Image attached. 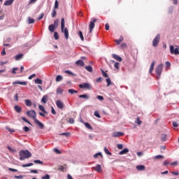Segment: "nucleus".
<instances>
[{
	"label": "nucleus",
	"mask_w": 179,
	"mask_h": 179,
	"mask_svg": "<svg viewBox=\"0 0 179 179\" xmlns=\"http://www.w3.org/2000/svg\"><path fill=\"white\" fill-rule=\"evenodd\" d=\"M129 152V150L128 148H124L122 151L119 152V155H127Z\"/></svg>",
	"instance_id": "aec40b11"
},
{
	"label": "nucleus",
	"mask_w": 179,
	"mask_h": 179,
	"mask_svg": "<svg viewBox=\"0 0 179 179\" xmlns=\"http://www.w3.org/2000/svg\"><path fill=\"white\" fill-rule=\"evenodd\" d=\"M96 99H98V100H99L100 101H103V100H104V97H103V96L101 95H98L96 96Z\"/></svg>",
	"instance_id": "8fccbe9b"
},
{
	"label": "nucleus",
	"mask_w": 179,
	"mask_h": 179,
	"mask_svg": "<svg viewBox=\"0 0 179 179\" xmlns=\"http://www.w3.org/2000/svg\"><path fill=\"white\" fill-rule=\"evenodd\" d=\"M114 68H115V69H120V63L115 62L114 64Z\"/></svg>",
	"instance_id": "09e8293b"
},
{
	"label": "nucleus",
	"mask_w": 179,
	"mask_h": 179,
	"mask_svg": "<svg viewBox=\"0 0 179 179\" xmlns=\"http://www.w3.org/2000/svg\"><path fill=\"white\" fill-rule=\"evenodd\" d=\"M59 170H60V171H64V170H65V167H64L62 165H60L59 166Z\"/></svg>",
	"instance_id": "e2e57ef3"
},
{
	"label": "nucleus",
	"mask_w": 179,
	"mask_h": 179,
	"mask_svg": "<svg viewBox=\"0 0 179 179\" xmlns=\"http://www.w3.org/2000/svg\"><path fill=\"white\" fill-rule=\"evenodd\" d=\"M56 15H57V10H55V8H54L52 10V17H55Z\"/></svg>",
	"instance_id": "603ef678"
},
{
	"label": "nucleus",
	"mask_w": 179,
	"mask_h": 179,
	"mask_svg": "<svg viewBox=\"0 0 179 179\" xmlns=\"http://www.w3.org/2000/svg\"><path fill=\"white\" fill-rule=\"evenodd\" d=\"M58 6H59V3H58V1L56 0L55 2V9H58Z\"/></svg>",
	"instance_id": "13d9d810"
},
{
	"label": "nucleus",
	"mask_w": 179,
	"mask_h": 179,
	"mask_svg": "<svg viewBox=\"0 0 179 179\" xmlns=\"http://www.w3.org/2000/svg\"><path fill=\"white\" fill-rule=\"evenodd\" d=\"M34 83L36 85H43V80L40 79V78H36L34 81Z\"/></svg>",
	"instance_id": "bb28decb"
},
{
	"label": "nucleus",
	"mask_w": 179,
	"mask_h": 179,
	"mask_svg": "<svg viewBox=\"0 0 179 179\" xmlns=\"http://www.w3.org/2000/svg\"><path fill=\"white\" fill-rule=\"evenodd\" d=\"M9 171H13L14 173H17V169H12V168H8Z\"/></svg>",
	"instance_id": "bf43d9fd"
},
{
	"label": "nucleus",
	"mask_w": 179,
	"mask_h": 179,
	"mask_svg": "<svg viewBox=\"0 0 179 179\" xmlns=\"http://www.w3.org/2000/svg\"><path fill=\"white\" fill-rule=\"evenodd\" d=\"M172 125L175 128H178V123H177L176 122H173Z\"/></svg>",
	"instance_id": "4d7b16f0"
},
{
	"label": "nucleus",
	"mask_w": 179,
	"mask_h": 179,
	"mask_svg": "<svg viewBox=\"0 0 179 179\" xmlns=\"http://www.w3.org/2000/svg\"><path fill=\"white\" fill-rule=\"evenodd\" d=\"M54 38H55V40H58V38H59V36L58 35V32H55L54 33Z\"/></svg>",
	"instance_id": "49530a36"
},
{
	"label": "nucleus",
	"mask_w": 179,
	"mask_h": 179,
	"mask_svg": "<svg viewBox=\"0 0 179 179\" xmlns=\"http://www.w3.org/2000/svg\"><path fill=\"white\" fill-rule=\"evenodd\" d=\"M171 54H174L175 55H179L178 48H175L173 45H170Z\"/></svg>",
	"instance_id": "6e6552de"
},
{
	"label": "nucleus",
	"mask_w": 179,
	"mask_h": 179,
	"mask_svg": "<svg viewBox=\"0 0 179 179\" xmlns=\"http://www.w3.org/2000/svg\"><path fill=\"white\" fill-rule=\"evenodd\" d=\"M23 130L24 131V132H29L30 131V129L27 126H25L23 127Z\"/></svg>",
	"instance_id": "864d4df0"
},
{
	"label": "nucleus",
	"mask_w": 179,
	"mask_h": 179,
	"mask_svg": "<svg viewBox=\"0 0 179 179\" xmlns=\"http://www.w3.org/2000/svg\"><path fill=\"white\" fill-rule=\"evenodd\" d=\"M99 156H101V157H103V155L101 154V152H98V153L94 155V159H97V157H99Z\"/></svg>",
	"instance_id": "c03bdc74"
},
{
	"label": "nucleus",
	"mask_w": 179,
	"mask_h": 179,
	"mask_svg": "<svg viewBox=\"0 0 179 179\" xmlns=\"http://www.w3.org/2000/svg\"><path fill=\"white\" fill-rule=\"evenodd\" d=\"M85 69H86V71H87L88 72H93V67H92V66H90V65L86 66H85Z\"/></svg>",
	"instance_id": "72a5a7b5"
},
{
	"label": "nucleus",
	"mask_w": 179,
	"mask_h": 179,
	"mask_svg": "<svg viewBox=\"0 0 179 179\" xmlns=\"http://www.w3.org/2000/svg\"><path fill=\"white\" fill-rule=\"evenodd\" d=\"M56 106L58 108H60V110H62L64 108V103L61 101L60 100H57L56 101Z\"/></svg>",
	"instance_id": "9b49d317"
},
{
	"label": "nucleus",
	"mask_w": 179,
	"mask_h": 179,
	"mask_svg": "<svg viewBox=\"0 0 179 179\" xmlns=\"http://www.w3.org/2000/svg\"><path fill=\"white\" fill-rule=\"evenodd\" d=\"M13 85H22L23 86H27V81H15L13 83Z\"/></svg>",
	"instance_id": "4468645a"
},
{
	"label": "nucleus",
	"mask_w": 179,
	"mask_h": 179,
	"mask_svg": "<svg viewBox=\"0 0 179 179\" xmlns=\"http://www.w3.org/2000/svg\"><path fill=\"white\" fill-rule=\"evenodd\" d=\"M55 29H56L55 25H54L52 24L49 25V27H48V29L50 33H54V31H55Z\"/></svg>",
	"instance_id": "2eb2a0df"
},
{
	"label": "nucleus",
	"mask_w": 179,
	"mask_h": 179,
	"mask_svg": "<svg viewBox=\"0 0 179 179\" xmlns=\"http://www.w3.org/2000/svg\"><path fill=\"white\" fill-rule=\"evenodd\" d=\"M161 141L162 142H166V141H167V134H162L161 135Z\"/></svg>",
	"instance_id": "4be33fe9"
},
{
	"label": "nucleus",
	"mask_w": 179,
	"mask_h": 179,
	"mask_svg": "<svg viewBox=\"0 0 179 179\" xmlns=\"http://www.w3.org/2000/svg\"><path fill=\"white\" fill-rule=\"evenodd\" d=\"M80 89H88L90 90L92 89V85L87 83H85L83 84H80L79 85Z\"/></svg>",
	"instance_id": "423d86ee"
},
{
	"label": "nucleus",
	"mask_w": 179,
	"mask_h": 179,
	"mask_svg": "<svg viewBox=\"0 0 179 179\" xmlns=\"http://www.w3.org/2000/svg\"><path fill=\"white\" fill-rule=\"evenodd\" d=\"M117 149L121 150L122 148H124V145H122V144H117Z\"/></svg>",
	"instance_id": "052dcab7"
},
{
	"label": "nucleus",
	"mask_w": 179,
	"mask_h": 179,
	"mask_svg": "<svg viewBox=\"0 0 179 179\" xmlns=\"http://www.w3.org/2000/svg\"><path fill=\"white\" fill-rule=\"evenodd\" d=\"M34 163H35L36 164H43V162H41L40 159L34 160Z\"/></svg>",
	"instance_id": "a18cd8bd"
},
{
	"label": "nucleus",
	"mask_w": 179,
	"mask_h": 179,
	"mask_svg": "<svg viewBox=\"0 0 179 179\" xmlns=\"http://www.w3.org/2000/svg\"><path fill=\"white\" fill-rule=\"evenodd\" d=\"M38 108H39V110H41V111L43 114H48L47 111H46L45 109L44 108V106H43L42 105H39V106H38Z\"/></svg>",
	"instance_id": "5701e85b"
},
{
	"label": "nucleus",
	"mask_w": 179,
	"mask_h": 179,
	"mask_svg": "<svg viewBox=\"0 0 179 179\" xmlns=\"http://www.w3.org/2000/svg\"><path fill=\"white\" fill-rule=\"evenodd\" d=\"M103 150H104V152H105V153H106V155H108V156H111V155H113V154L108 150V148H107V147H105V148H103Z\"/></svg>",
	"instance_id": "f704fd0d"
},
{
	"label": "nucleus",
	"mask_w": 179,
	"mask_h": 179,
	"mask_svg": "<svg viewBox=\"0 0 179 179\" xmlns=\"http://www.w3.org/2000/svg\"><path fill=\"white\" fill-rule=\"evenodd\" d=\"M163 155H156L155 157V159H163Z\"/></svg>",
	"instance_id": "338daca9"
},
{
	"label": "nucleus",
	"mask_w": 179,
	"mask_h": 179,
	"mask_svg": "<svg viewBox=\"0 0 179 179\" xmlns=\"http://www.w3.org/2000/svg\"><path fill=\"white\" fill-rule=\"evenodd\" d=\"M61 29L62 33H64L65 38L68 40L69 38V31H68V28H65V19L62 18L61 20Z\"/></svg>",
	"instance_id": "f257e3e1"
},
{
	"label": "nucleus",
	"mask_w": 179,
	"mask_h": 179,
	"mask_svg": "<svg viewBox=\"0 0 179 179\" xmlns=\"http://www.w3.org/2000/svg\"><path fill=\"white\" fill-rule=\"evenodd\" d=\"M16 71H19V68L17 67L13 68L12 71V73H13L14 75L16 74Z\"/></svg>",
	"instance_id": "5fc2aeb1"
},
{
	"label": "nucleus",
	"mask_w": 179,
	"mask_h": 179,
	"mask_svg": "<svg viewBox=\"0 0 179 179\" xmlns=\"http://www.w3.org/2000/svg\"><path fill=\"white\" fill-rule=\"evenodd\" d=\"M15 178L17 179H23V176L20 175V176H15Z\"/></svg>",
	"instance_id": "69168bd1"
},
{
	"label": "nucleus",
	"mask_w": 179,
	"mask_h": 179,
	"mask_svg": "<svg viewBox=\"0 0 179 179\" xmlns=\"http://www.w3.org/2000/svg\"><path fill=\"white\" fill-rule=\"evenodd\" d=\"M59 23V20H55L54 22L53 26H55V27L57 29V27H58Z\"/></svg>",
	"instance_id": "a19ab883"
},
{
	"label": "nucleus",
	"mask_w": 179,
	"mask_h": 179,
	"mask_svg": "<svg viewBox=\"0 0 179 179\" xmlns=\"http://www.w3.org/2000/svg\"><path fill=\"white\" fill-rule=\"evenodd\" d=\"M96 22H97V20H96V18H94L92 21L90 22V33H92V31L94 29V23H96Z\"/></svg>",
	"instance_id": "1a4fd4ad"
},
{
	"label": "nucleus",
	"mask_w": 179,
	"mask_h": 179,
	"mask_svg": "<svg viewBox=\"0 0 179 179\" xmlns=\"http://www.w3.org/2000/svg\"><path fill=\"white\" fill-rule=\"evenodd\" d=\"M48 100V95H44L41 99L42 103H44L45 104V103H47Z\"/></svg>",
	"instance_id": "393cba45"
},
{
	"label": "nucleus",
	"mask_w": 179,
	"mask_h": 179,
	"mask_svg": "<svg viewBox=\"0 0 179 179\" xmlns=\"http://www.w3.org/2000/svg\"><path fill=\"white\" fill-rule=\"evenodd\" d=\"M15 0H7L5 1L4 5L5 6H10L13 3Z\"/></svg>",
	"instance_id": "a211bd4d"
},
{
	"label": "nucleus",
	"mask_w": 179,
	"mask_h": 179,
	"mask_svg": "<svg viewBox=\"0 0 179 179\" xmlns=\"http://www.w3.org/2000/svg\"><path fill=\"white\" fill-rule=\"evenodd\" d=\"M78 66H85V62L83 60H78L76 62Z\"/></svg>",
	"instance_id": "dca6fc26"
},
{
	"label": "nucleus",
	"mask_w": 179,
	"mask_h": 179,
	"mask_svg": "<svg viewBox=\"0 0 179 179\" xmlns=\"http://www.w3.org/2000/svg\"><path fill=\"white\" fill-rule=\"evenodd\" d=\"M162 72H163V64H159L155 69V73L157 75V79H160V76L162 75Z\"/></svg>",
	"instance_id": "7ed1b4c3"
},
{
	"label": "nucleus",
	"mask_w": 179,
	"mask_h": 179,
	"mask_svg": "<svg viewBox=\"0 0 179 179\" xmlns=\"http://www.w3.org/2000/svg\"><path fill=\"white\" fill-rule=\"evenodd\" d=\"M31 166H33V163H29V164H23L22 167H30Z\"/></svg>",
	"instance_id": "3c124183"
},
{
	"label": "nucleus",
	"mask_w": 179,
	"mask_h": 179,
	"mask_svg": "<svg viewBox=\"0 0 179 179\" xmlns=\"http://www.w3.org/2000/svg\"><path fill=\"white\" fill-rule=\"evenodd\" d=\"M69 124H73L75 122V120H73V118H70L69 120Z\"/></svg>",
	"instance_id": "0e129e2a"
},
{
	"label": "nucleus",
	"mask_w": 179,
	"mask_h": 179,
	"mask_svg": "<svg viewBox=\"0 0 179 179\" xmlns=\"http://www.w3.org/2000/svg\"><path fill=\"white\" fill-rule=\"evenodd\" d=\"M69 93H70V94H73L74 93H78L77 90H75L73 89H69L68 90Z\"/></svg>",
	"instance_id": "4c0bfd02"
},
{
	"label": "nucleus",
	"mask_w": 179,
	"mask_h": 179,
	"mask_svg": "<svg viewBox=\"0 0 179 179\" xmlns=\"http://www.w3.org/2000/svg\"><path fill=\"white\" fill-rule=\"evenodd\" d=\"M113 138H121V136H124V132L121 131H114L112 134Z\"/></svg>",
	"instance_id": "0eeeda50"
},
{
	"label": "nucleus",
	"mask_w": 179,
	"mask_h": 179,
	"mask_svg": "<svg viewBox=\"0 0 179 179\" xmlns=\"http://www.w3.org/2000/svg\"><path fill=\"white\" fill-rule=\"evenodd\" d=\"M14 110L16 111V113H21L22 112V108L17 105L14 106Z\"/></svg>",
	"instance_id": "412c9836"
},
{
	"label": "nucleus",
	"mask_w": 179,
	"mask_h": 179,
	"mask_svg": "<svg viewBox=\"0 0 179 179\" xmlns=\"http://www.w3.org/2000/svg\"><path fill=\"white\" fill-rule=\"evenodd\" d=\"M124 41V37L122 36H121L119 39L115 41V43L118 45L121 44L122 41Z\"/></svg>",
	"instance_id": "a878e982"
},
{
	"label": "nucleus",
	"mask_w": 179,
	"mask_h": 179,
	"mask_svg": "<svg viewBox=\"0 0 179 179\" xmlns=\"http://www.w3.org/2000/svg\"><path fill=\"white\" fill-rule=\"evenodd\" d=\"M101 71L103 78H108V74H107V73H106L104 70L101 69Z\"/></svg>",
	"instance_id": "79ce46f5"
},
{
	"label": "nucleus",
	"mask_w": 179,
	"mask_h": 179,
	"mask_svg": "<svg viewBox=\"0 0 179 179\" xmlns=\"http://www.w3.org/2000/svg\"><path fill=\"white\" fill-rule=\"evenodd\" d=\"M113 58H114V59H115L116 61H119V62H121V61H122V58L120 56H118V55L116 54H113L112 55Z\"/></svg>",
	"instance_id": "ddd939ff"
},
{
	"label": "nucleus",
	"mask_w": 179,
	"mask_h": 179,
	"mask_svg": "<svg viewBox=\"0 0 179 179\" xmlns=\"http://www.w3.org/2000/svg\"><path fill=\"white\" fill-rule=\"evenodd\" d=\"M106 82L108 83L106 85L107 87H108V86L113 84V83H111V80L110 79V78H106Z\"/></svg>",
	"instance_id": "58836bf2"
},
{
	"label": "nucleus",
	"mask_w": 179,
	"mask_h": 179,
	"mask_svg": "<svg viewBox=\"0 0 179 179\" xmlns=\"http://www.w3.org/2000/svg\"><path fill=\"white\" fill-rule=\"evenodd\" d=\"M81 122H83V124H84V125L85 126L86 128H87V129H93V127H92V125H90V124L89 122H83V121L81 120Z\"/></svg>",
	"instance_id": "f3484780"
},
{
	"label": "nucleus",
	"mask_w": 179,
	"mask_h": 179,
	"mask_svg": "<svg viewBox=\"0 0 179 179\" xmlns=\"http://www.w3.org/2000/svg\"><path fill=\"white\" fill-rule=\"evenodd\" d=\"M136 169L139 171H143V170H145V166H143V165H138V166H136Z\"/></svg>",
	"instance_id": "7c9ffc66"
},
{
	"label": "nucleus",
	"mask_w": 179,
	"mask_h": 179,
	"mask_svg": "<svg viewBox=\"0 0 179 179\" xmlns=\"http://www.w3.org/2000/svg\"><path fill=\"white\" fill-rule=\"evenodd\" d=\"M27 115L29 118H33L34 121H36L37 120V114L36 113V111L34 110H30L27 112Z\"/></svg>",
	"instance_id": "20e7f679"
},
{
	"label": "nucleus",
	"mask_w": 179,
	"mask_h": 179,
	"mask_svg": "<svg viewBox=\"0 0 179 179\" xmlns=\"http://www.w3.org/2000/svg\"><path fill=\"white\" fill-rule=\"evenodd\" d=\"M33 23H34V19H33V18L29 17H28V24H33Z\"/></svg>",
	"instance_id": "e433bc0d"
},
{
	"label": "nucleus",
	"mask_w": 179,
	"mask_h": 179,
	"mask_svg": "<svg viewBox=\"0 0 179 179\" xmlns=\"http://www.w3.org/2000/svg\"><path fill=\"white\" fill-rule=\"evenodd\" d=\"M78 36L80 38V39L82 40V41H83L85 40V38L83 37V34L82 33L81 31H78Z\"/></svg>",
	"instance_id": "c9c22d12"
},
{
	"label": "nucleus",
	"mask_w": 179,
	"mask_h": 179,
	"mask_svg": "<svg viewBox=\"0 0 179 179\" xmlns=\"http://www.w3.org/2000/svg\"><path fill=\"white\" fill-rule=\"evenodd\" d=\"M54 152H55V153H57V155H61V151H59V150H58L57 148H55Z\"/></svg>",
	"instance_id": "680f3d73"
},
{
	"label": "nucleus",
	"mask_w": 179,
	"mask_h": 179,
	"mask_svg": "<svg viewBox=\"0 0 179 179\" xmlns=\"http://www.w3.org/2000/svg\"><path fill=\"white\" fill-rule=\"evenodd\" d=\"M155 64H156L155 62H152V63L151 65H150V71H149V73H150V74L152 73L153 69H155Z\"/></svg>",
	"instance_id": "6ab92c4d"
},
{
	"label": "nucleus",
	"mask_w": 179,
	"mask_h": 179,
	"mask_svg": "<svg viewBox=\"0 0 179 179\" xmlns=\"http://www.w3.org/2000/svg\"><path fill=\"white\" fill-rule=\"evenodd\" d=\"M34 121L35 124H36V125H38V127L40 128V129H44V124L41 122H40L37 119H36Z\"/></svg>",
	"instance_id": "9d476101"
},
{
	"label": "nucleus",
	"mask_w": 179,
	"mask_h": 179,
	"mask_svg": "<svg viewBox=\"0 0 179 179\" xmlns=\"http://www.w3.org/2000/svg\"><path fill=\"white\" fill-rule=\"evenodd\" d=\"M31 157V153L28 150L20 151V160H24Z\"/></svg>",
	"instance_id": "f03ea898"
},
{
	"label": "nucleus",
	"mask_w": 179,
	"mask_h": 179,
	"mask_svg": "<svg viewBox=\"0 0 179 179\" xmlns=\"http://www.w3.org/2000/svg\"><path fill=\"white\" fill-rule=\"evenodd\" d=\"M24 101H25V105L27 107H31V101H30V99H26Z\"/></svg>",
	"instance_id": "c756f323"
},
{
	"label": "nucleus",
	"mask_w": 179,
	"mask_h": 179,
	"mask_svg": "<svg viewBox=\"0 0 179 179\" xmlns=\"http://www.w3.org/2000/svg\"><path fill=\"white\" fill-rule=\"evenodd\" d=\"M78 97L80 99H85V100H89L90 96L87 94H85L79 95Z\"/></svg>",
	"instance_id": "cd10ccee"
},
{
	"label": "nucleus",
	"mask_w": 179,
	"mask_h": 179,
	"mask_svg": "<svg viewBox=\"0 0 179 179\" xmlns=\"http://www.w3.org/2000/svg\"><path fill=\"white\" fill-rule=\"evenodd\" d=\"M168 164H170V162L166 160L164 162V166H168Z\"/></svg>",
	"instance_id": "774afa93"
},
{
	"label": "nucleus",
	"mask_w": 179,
	"mask_h": 179,
	"mask_svg": "<svg viewBox=\"0 0 179 179\" xmlns=\"http://www.w3.org/2000/svg\"><path fill=\"white\" fill-rule=\"evenodd\" d=\"M94 169L95 171H97V173H101L103 171V169H101V165L97 164L95 167H94Z\"/></svg>",
	"instance_id": "f8f14e48"
},
{
	"label": "nucleus",
	"mask_w": 179,
	"mask_h": 179,
	"mask_svg": "<svg viewBox=\"0 0 179 179\" xmlns=\"http://www.w3.org/2000/svg\"><path fill=\"white\" fill-rule=\"evenodd\" d=\"M64 80V78L61 75H59L56 77V82H62V80Z\"/></svg>",
	"instance_id": "473e14b6"
},
{
	"label": "nucleus",
	"mask_w": 179,
	"mask_h": 179,
	"mask_svg": "<svg viewBox=\"0 0 179 179\" xmlns=\"http://www.w3.org/2000/svg\"><path fill=\"white\" fill-rule=\"evenodd\" d=\"M60 135H62L63 136H71V133L70 132H64V133L60 134Z\"/></svg>",
	"instance_id": "37998d69"
},
{
	"label": "nucleus",
	"mask_w": 179,
	"mask_h": 179,
	"mask_svg": "<svg viewBox=\"0 0 179 179\" xmlns=\"http://www.w3.org/2000/svg\"><path fill=\"white\" fill-rule=\"evenodd\" d=\"M51 178V176L50 175L46 174L45 176H42L41 179H50Z\"/></svg>",
	"instance_id": "de8ad7c7"
},
{
	"label": "nucleus",
	"mask_w": 179,
	"mask_h": 179,
	"mask_svg": "<svg viewBox=\"0 0 179 179\" xmlns=\"http://www.w3.org/2000/svg\"><path fill=\"white\" fill-rule=\"evenodd\" d=\"M94 115H95V117H96L97 118H101V116L100 115V113H99V111L96 110L94 113Z\"/></svg>",
	"instance_id": "ea45409f"
},
{
	"label": "nucleus",
	"mask_w": 179,
	"mask_h": 179,
	"mask_svg": "<svg viewBox=\"0 0 179 179\" xmlns=\"http://www.w3.org/2000/svg\"><path fill=\"white\" fill-rule=\"evenodd\" d=\"M159 41H160V34H158L152 41L153 47H157V45H159Z\"/></svg>",
	"instance_id": "39448f33"
},
{
	"label": "nucleus",
	"mask_w": 179,
	"mask_h": 179,
	"mask_svg": "<svg viewBox=\"0 0 179 179\" xmlns=\"http://www.w3.org/2000/svg\"><path fill=\"white\" fill-rule=\"evenodd\" d=\"M64 73H67V75H71V76H76V74L72 73V71L69 70L64 71Z\"/></svg>",
	"instance_id": "2f4dec72"
},
{
	"label": "nucleus",
	"mask_w": 179,
	"mask_h": 179,
	"mask_svg": "<svg viewBox=\"0 0 179 179\" xmlns=\"http://www.w3.org/2000/svg\"><path fill=\"white\" fill-rule=\"evenodd\" d=\"M22 58H23V54H18L15 57V61H20V59H22Z\"/></svg>",
	"instance_id": "b1692460"
},
{
	"label": "nucleus",
	"mask_w": 179,
	"mask_h": 179,
	"mask_svg": "<svg viewBox=\"0 0 179 179\" xmlns=\"http://www.w3.org/2000/svg\"><path fill=\"white\" fill-rule=\"evenodd\" d=\"M6 129H7V131H9V132H15V129H10L8 127H6Z\"/></svg>",
	"instance_id": "6e6d98bb"
},
{
	"label": "nucleus",
	"mask_w": 179,
	"mask_h": 179,
	"mask_svg": "<svg viewBox=\"0 0 179 179\" xmlns=\"http://www.w3.org/2000/svg\"><path fill=\"white\" fill-rule=\"evenodd\" d=\"M57 94H62L64 93V90L61 87H58L56 90Z\"/></svg>",
	"instance_id": "c85d7f7f"
}]
</instances>
